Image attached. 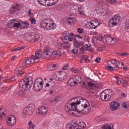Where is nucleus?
<instances>
[{
  "label": "nucleus",
  "instance_id": "f257e3e1",
  "mask_svg": "<svg viewBox=\"0 0 129 129\" xmlns=\"http://www.w3.org/2000/svg\"><path fill=\"white\" fill-rule=\"evenodd\" d=\"M76 102H75L76 104V107H77V105L82 104V106L83 107V109L80 110L78 109L77 112L81 114H88L90 112L91 109L89 106V102L84 98L79 97L77 98Z\"/></svg>",
  "mask_w": 129,
  "mask_h": 129
},
{
  "label": "nucleus",
  "instance_id": "f03ea898",
  "mask_svg": "<svg viewBox=\"0 0 129 129\" xmlns=\"http://www.w3.org/2000/svg\"><path fill=\"white\" fill-rule=\"evenodd\" d=\"M32 85H33L32 81H30L28 78L23 79L19 82V90L22 92H27L31 89Z\"/></svg>",
  "mask_w": 129,
  "mask_h": 129
},
{
  "label": "nucleus",
  "instance_id": "7ed1b4c3",
  "mask_svg": "<svg viewBox=\"0 0 129 129\" xmlns=\"http://www.w3.org/2000/svg\"><path fill=\"white\" fill-rule=\"evenodd\" d=\"M40 27L45 31L56 29L54 21L51 19H44L40 23Z\"/></svg>",
  "mask_w": 129,
  "mask_h": 129
},
{
  "label": "nucleus",
  "instance_id": "20e7f679",
  "mask_svg": "<svg viewBox=\"0 0 129 129\" xmlns=\"http://www.w3.org/2000/svg\"><path fill=\"white\" fill-rule=\"evenodd\" d=\"M113 94H114V92L112 91V90H105L100 94L101 99L102 101H109Z\"/></svg>",
  "mask_w": 129,
  "mask_h": 129
},
{
  "label": "nucleus",
  "instance_id": "39448f33",
  "mask_svg": "<svg viewBox=\"0 0 129 129\" xmlns=\"http://www.w3.org/2000/svg\"><path fill=\"white\" fill-rule=\"evenodd\" d=\"M64 110L67 112H68V114L70 115H74V114H75L74 111H77L78 109H77V107H76L75 102H72L70 104H67L66 105Z\"/></svg>",
  "mask_w": 129,
  "mask_h": 129
},
{
  "label": "nucleus",
  "instance_id": "423d86ee",
  "mask_svg": "<svg viewBox=\"0 0 129 129\" xmlns=\"http://www.w3.org/2000/svg\"><path fill=\"white\" fill-rule=\"evenodd\" d=\"M53 77L57 81H63L67 79V73L64 71L56 72Z\"/></svg>",
  "mask_w": 129,
  "mask_h": 129
},
{
  "label": "nucleus",
  "instance_id": "0eeeda50",
  "mask_svg": "<svg viewBox=\"0 0 129 129\" xmlns=\"http://www.w3.org/2000/svg\"><path fill=\"white\" fill-rule=\"evenodd\" d=\"M120 21V16L119 14H116L110 19L109 22V25L111 27H115V26L117 25Z\"/></svg>",
  "mask_w": 129,
  "mask_h": 129
},
{
  "label": "nucleus",
  "instance_id": "6e6552de",
  "mask_svg": "<svg viewBox=\"0 0 129 129\" xmlns=\"http://www.w3.org/2000/svg\"><path fill=\"white\" fill-rule=\"evenodd\" d=\"M101 23H100L98 20H95L93 22H90L86 24V26L88 29H96L99 25H100Z\"/></svg>",
  "mask_w": 129,
  "mask_h": 129
},
{
  "label": "nucleus",
  "instance_id": "1a4fd4ad",
  "mask_svg": "<svg viewBox=\"0 0 129 129\" xmlns=\"http://www.w3.org/2000/svg\"><path fill=\"white\" fill-rule=\"evenodd\" d=\"M17 122V120L16 119V117L14 115H11L10 117H8L7 120V124L9 126H13L15 125V123Z\"/></svg>",
  "mask_w": 129,
  "mask_h": 129
},
{
  "label": "nucleus",
  "instance_id": "9d476101",
  "mask_svg": "<svg viewBox=\"0 0 129 129\" xmlns=\"http://www.w3.org/2000/svg\"><path fill=\"white\" fill-rule=\"evenodd\" d=\"M119 103L116 101H113L110 104V109L112 110V111H115V110H117L118 108H119Z\"/></svg>",
  "mask_w": 129,
  "mask_h": 129
},
{
  "label": "nucleus",
  "instance_id": "9b49d317",
  "mask_svg": "<svg viewBox=\"0 0 129 129\" xmlns=\"http://www.w3.org/2000/svg\"><path fill=\"white\" fill-rule=\"evenodd\" d=\"M82 86L84 88L89 90L92 87L95 86V84L90 82L85 81L83 82Z\"/></svg>",
  "mask_w": 129,
  "mask_h": 129
},
{
  "label": "nucleus",
  "instance_id": "f8f14e48",
  "mask_svg": "<svg viewBox=\"0 0 129 129\" xmlns=\"http://www.w3.org/2000/svg\"><path fill=\"white\" fill-rule=\"evenodd\" d=\"M51 53V49L47 48L41 53V58H49Z\"/></svg>",
  "mask_w": 129,
  "mask_h": 129
},
{
  "label": "nucleus",
  "instance_id": "ddd939ff",
  "mask_svg": "<svg viewBox=\"0 0 129 129\" xmlns=\"http://www.w3.org/2000/svg\"><path fill=\"white\" fill-rule=\"evenodd\" d=\"M117 59H112L111 60H109L108 62V65L109 66H111L113 67H115V68H122V67H119V64H117Z\"/></svg>",
  "mask_w": 129,
  "mask_h": 129
},
{
  "label": "nucleus",
  "instance_id": "4468645a",
  "mask_svg": "<svg viewBox=\"0 0 129 129\" xmlns=\"http://www.w3.org/2000/svg\"><path fill=\"white\" fill-rule=\"evenodd\" d=\"M76 42L78 44L75 46V47H74L73 49H72V50L71 51V53H73L74 55H77V54L78 53V49L80 48V46H82L83 45L82 43H78V41H77V40H76Z\"/></svg>",
  "mask_w": 129,
  "mask_h": 129
},
{
  "label": "nucleus",
  "instance_id": "2eb2a0df",
  "mask_svg": "<svg viewBox=\"0 0 129 129\" xmlns=\"http://www.w3.org/2000/svg\"><path fill=\"white\" fill-rule=\"evenodd\" d=\"M48 112V108L45 106H42L38 108V113L41 115H44Z\"/></svg>",
  "mask_w": 129,
  "mask_h": 129
},
{
  "label": "nucleus",
  "instance_id": "dca6fc26",
  "mask_svg": "<svg viewBox=\"0 0 129 129\" xmlns=\"http://www.w3.org/2000/svg\"><path fill=\"white\" fill-rule=\"evenodd\" d=\"M62 96L58 95L53 98H50L49 99V102L50 103H57L61 99Z\"/></svg>",
  "mask_w": 129,
  "mask_h": 129
},
{
  "label": "nucleus",
  "instance_id": "f3484780",
  "mask_svg": "<svg viewBox=\"0 0 129 129\" xmlns=\"http://www.w3.org/2000/svg\"><path fill=\"white\" fill-rule=\"evenodd\" d=\"M43 86L40 85V84H36L34 83L33 89L36 92H39V91H41V90L42 89Z\"/></svg>",
  "mask_w": 129,
  "mask_h": 129
},
{
  "label": "nucleus",
  "instance_id": "a211bd4d",
  "mask_svg": "<svg viewBox=\"0 0 129 129\" xmlns=\"http://www.w3.org/2000/svg\"><path fill=\"white\" fill-rule=\"evenodd\" d=\"M34 62H36L35 56L32 55L31 57L26 59L25 63L27 65H30V64H33V63H34Z\"/></svg>",
  "mask_w": 129,
  "mask_h": 129
},
{
  "label": "nucleus",
  "instance_id": "6ab92c4d",
  "mask_svg": "<svg viewBox=\"0 0 129 129\" xmlns=\"http://www.w3.org/2000/svg\"><path fill=\"white\" fill-rule=\"evenodd\" d=\"M23 114L30 116V115H32V114H33V112L29 109V108L26 107L23 110Z\"/></svg>",
  "mask_w": 129,
  "mask_h": 129
},
{
  "label": "nucleus",
  "instance_id": "aec40b11",
  "mask_svg": "<svg viewBox=\"0 0 129 129\" xmlns=\"http://www.w3.org/2000/svg\"><path fill=\"white\" fill-rule=\"evenodd\" d=\"M19 11H20V9H19V6L17 5L16 6H14L11 8V13L12 15H15V14H18Z\"/></svg>",
  "mask_w": 129,
  "mask_h": 129
},
{
  "label": "nucleus",
  "instance_id": "412c9836",
  "mask_svg": "<svg viewBox=\"0 0 129 129\" xmlns=\"http://www.w3.org/2000/svg\"><path fill=\"white\" fill-rule=\"evenodd\" d=\"M41 52H42V50L39 49L35 52V56L34 57L35 62H38V61H39V59H40V57H41Z\"/></svg>",
  "mask_w": 129,
  "mask_h": 129
},
{
  "label": "nucleus",
  "instance_id": "4be33fe9",
  "mask_svg": "<svg viewBox=\"0 0 129 129\" xmlns=\"http://www.w3.org/2000/svg\"><path fill=\"white\" fill-rule=\"evenodd\" d=\"M111 36H106L103 39V41L105 44H107V45H109L110 43V40H111Z\"/></svg>",
  "mask_w": 129,
  "mask_h": 129
},
{
  "label": "nucleus",
  "instance_id": "5701e85b",
  "mask_svg": "<svg viewBox=\"0 0 129 129\" xmlns=\"http://www.w3.org/2000/svg\"><path fill=\"white\" fill-rule=\"evenodd\" d=\"M29 36L31 37L32 40H34L35 42H38V41L40 40V38L41 37L38 34H34V35L30 34Z\"/></svg>",
  "mask_w": 129,
  "mask_h": 129
},
{
  "label": "nucleus",
  "instance_id": "b1692460",
  "mask_svg": "<svg viewBox=\"0 0 129 129\" xmlns=\"http://www.w3.org/2000/svg\"><path fill=\"white\" fill-rule=\"evenodd\" d=\"M68 84L69 85H70V86H75L76 85L77 82L76 81H75V79L74 78L70 79L68 81Z\"/></svg>",
  "mask_w": 129,
  "mask_h": 129
},
{
  "label": "nucleus",
  "instance_id": "393cba45",
  "mask_svg": "<svg viewBox=\"0 0 129 129\" xmlns=\"http://www.w3.org/2000/svg\"><path fill=\"white\" fill-rule=\"evenodd\" d=\"M67 21L69 25H75L76 23V20L72 17H68Z\"/></svg>",
  "mask_w": 129,
  "mask_h": 129
},
{
  "label": "nucleus",
  "instance_id": "a878e982",
  "mask_svg": "<svg viewBox=\"0 0 129 129\" xmlns=\"http://www.w3.org/2000/svg\"><path fill=\"white\" fill-rule=\"evenodd\" d=\"M51 85L49 84V83H46L44 87H43L42 89L44 91H49V90H51Z\"/></svg>",
  "mask_w": 129,
  "mask_h": 129
},
{
  "label": "nucleus",
  "instance_id": "bb28decb",
  "mask_svg": "<svg viewBox=\"0 0 129 129\" xmlns=\"http://www.w3.org/2000/svg\"><path fill=\"white\" fill-rule=\"evenodd\" d=\"M27 107L33 112L36 110V105L34 104H29V105L27 106Z\"/></svg>",
  "mask_w": 129,
  "mask_h": 129
},
{
  "label": "nucleus",
  "instance_id": "cd10ccee",
  "mask_svg": "<svg viewBox=\"0 0 129 129\" xmlns=\"http://www.w3.org/2000/svg\"><path fill=\"white\" fill-rule=\"evenodd\" d=\"M22 26H23V23L22 22H17L15 20L14 28L16 29H18V28H21L22 29Z\"/></svg>",
  "mask_w": 129,
  "mask_h": 129
},
{
  "label": "nucleus",
  "instance_id": "c85d7f7f",
  "mask_svg": "<svg viewBox=\"0 0 129 129\" xmlns=\"http://www.w3.org/2000/svg\"><path fill=\"white\" fill-rule=\"evenodd\" d=\"M50 53H51V55H53L54 56H61V52H60L59 50H58L53 51L52 50L50 49Z\"/></svg>",
  "mask_w": 129,
  "mask_h": 129
},
{
  "label": "nucleus",
  "instance_id": "c756f323",
  "mask_svg": "<svg viewBox=\"0 0 129 129\" xmlns=\"http://www.w3.org/2000/svg\"><path fill=\"white\" fill-rule=\"evenodd\" d=\"M74 79H75L76 82H77V84H78V83L80 84L82 81L81 76H76Z\"/></svg>",
  "mask_w": 129,
  "mask_h": 129
},
{
  "label": "nucleus",
  "instance_id": "7c9ffc66",
  "mask_svg": "<svg viewBox=\"0 0 129 129\" xmlns=\"http://www.w3.org/2000/svg\"><path fill=\"white\" fill-rule=\"evenodd\" d=\"M34 83L44 86V84H43V80L41 78H38L37 79H36V80L34 82Z\"/></svg>",
  "mask_w": 129,
  "mask_h": 129
},
{
  "label": "nucleus",
  "instance_id": "2f4dec72",
  "mask_svg": "<svg viewBox=\"0 0 129 129\" xmlns=\"http://www.w3.org/2000/svg\"><path fill=\"white\" fill-rule=\"evenodd\" d=\"M15 22H16V19H13L12 20H10V21L8 23L9 28H14L15 26Z\"/></svg>",
  "mask_w": 129,
  "mask_h": 129
},
{
  "label": "nucleus",
  "instance_id": "473e14b6",
  "mask_svg": "<svg viewBox=\"0 0 129 129\" xmlns=\"http://www.w3.org/2000/svg\"><path fill=\"white\" fill-rule=\"evenodd\" d=\"M71 125H72V127L73 128V129H74L76 126H78V122L77 120H73L72 122L71 123Z\"/></svg>",
  "mask_w": 129,
  "mask_h": 129
},
{
  "label": "nucleus",
  "instance_id": "72a5a7b5",
  "mask_svg": "<svg viewBox=\"0 0 129 129\" xmlns=\"http://www.w3.org/2000/svg\"><path fill=\"white\" fill-rule=\"evenodd\" d=\"M79 128L81 129H84L86 127V124L84 122H80L78 125Z\"/></svg>",
  "mask_w": 129,
  "mask_h": 129
},
{
  "label": "nucleus",
  "instance_id": "f704fd0d",
  "mask_svg": "<svg viewBox=\"0 0 129 129\" xmlns=\"http://www.w3.org/2000/svg\"><path fill=\"white\" fill-rule=\"evenodd\" d=\"M66 41H67V39L64 38L63 42L65 43V44H66V45H64V47L67 48H70V47L71 46V43L68 41L65 42Z\"/></svg>",
  "mask_w": 129,
  "mask_h": 129
},
{
  "label": "nucleus",
  "instance_id": "c9c22d12",
  "mask_svg": "<svg viewBox=\"0 0 129 129\" xmlns=\"http://www.w3.org/2000/svg\"><path fill=\"white\" fill-rule=\"evenodd\" d=\"M73 36H74V33L70 32L69 36H68V40L70 42H72L73 41Z\"/></svg>",
  "mask_w": 129,
  "mask_h": 129
},
{
  "label": "nucleus",
  "instance_id": "e433bc0d",
  "mask_svg": "<svg viewBox=\"0 0 129 129\" xmlns=\"http://www.w3.org/2000/svg\"><path fill=\"white\" fill-rule=\"evenodd\" d=\"M82 60H85V62H88L89 60H88V58H89V56H88V55H83L81 56V57Z\"/></svg>",
  "mask_w": 129,
  "mask_h": 129
},
{
  "label": "nucleus",
  "instance_id": "4c0bfd02",
  "mask_svg": "<svg viewBox=\"0 0 129 129\" xmlns=\"http://www.w3.org/2000/svg\"><path fill=\"white\" fill-rule=\"evenodd\" d=\"M117 42V41L115 38L111 37V39L110 40L109 45H115Z\"/></svg>",
  "mask_w": 129,
  "mask_h": 129
},
{
  "label": "nucleus",
  "instance_id": "58836bf2",
  "mask_svg": "<svg viewBox=\"0 0 129 129\" xmlns=\"http://www.w3.org/2000/svg\"><path fill=\"white\" fill-rule=\"evenodd\" d=\"M23 26H22L21 29H26V28H29V23L27 22H21Z\"/></svg>",
  "mask_w": 129,
  "mask_h": 129
},
{
  "label": "nucleus",
  "instance_id": "ea45409f",
  "mask_svg": "<svg viewBox=\"0 0 129 129\" xmlns=\"http://www.w3.org/2000/svg\"><path fill=\"white\" fill-rule=\"evenodd\" d=\"M102 129H112V128L110 124H105L102 126Z\"/></svg>",
  "mask_w": 129,
  "mask_h": 129
},
{
  "label": "nucleus",
  "instance_id": "a19ab883",
  "mask_svg": "<svg viewBox=\"0 0 129 129\" xmlns=\"http://www.w3.org/2000/svg\"><path fill=\"white\" fill-rule=\"evenodd\" d=\"M57 68L58 66H57V64H53L50 66V70H51V71H54V70H56V69H57Z\"/></svg>",
  "mask_w": 129,
  "mask_h": 129
},
{
  "label": "nucleus",
  "instance_id": "79ce46f5",
  "mask_svg": "<svg viewBox=\"0 0 129 129\" xmlns=\"http://www.w3.org/2000/svg\"><path fill=\"white\" fill-rule=\"evenodd\" d=\"M105 69H108V70L110 71L111 72H112L113 71V69H114L115 68L112 66H108L105 67Z\"/></svg>",
  "mask_w": 129,
  "mask_h": 129
},
{
  "label": "nucleus",
  "instance_id": "37998d69",
  "mask_svg": "<svg viewBox=\"0 0 129 129\" xmlns=\"http://www.w3.org/2000/svg\"><path fill=\"white\" fill-rule=\"evenodd\" d=\"M58 93V92L56 90V89H53L49 92V95H56Z\"/></svg>",
  "mask_w": 129,
  "mask_h": 129
},
{
  "label": "nucleus",
  "instance_id": "c03bdc74",
  "mask_svg": "<svg viewBox=\"0 0 129 129\" xmlns=\"http://www.w3.org/2000/svg\"><path fill=\"white\" fill-rule=\"evenodd\" d=\"M78 9L79 15H81V16H84V12L82 11V7H78Z\"/></svg>",
  "mask_w": 129,
  "mask_h": 129
},
{
  "label": "nucleus",
  "instance_id": "a18cd8bd",
  "mask_svg": "<svg viewBox=\"0 0 129 129\" xmlns=\"http://www.w3.org/2000/svg\"><path fill=\"white\" fill-rule=\"evenodd\" d=\"M70 32L68 31H65L62 33V36L64 37V38H67L69 36Z\"/></svg>",
  "mask_w": 129,
  "mask_h": 129
},
{
  "label": "nucleus",
  "instance_id": "49530a36",
  "mask_svg": "<svg viewBox=\"0 0 129 129\" xmlns=\"http://www.w3.org/2000/svg\"><path fill=\"white\" fill-rule=\"evenodd\" d=\"M48 1H50V2H51L49 3L50 6H54L56 5L57 3H58V0H48Z\"/></svg>",
  "mask_w": 129,
  "mask_h": 129
},
{
  "label": "nucleus",
  "instance_id": "de8ad7c7",
  "mask_svg": "<svg viewBox=\"0 0 129 129\" xmlns=\"http://www.w3.org/2000/svg\"><path fill=\"white\" fill-rule=\"evenodd\" d=\"M30 21L32 24H35L36 23V19L35 18H30Z\"/></svg>",
  "mask_w": 129,
  "mask_h": 129
},
{
  "label": "nucleus",
  "instance_id": "09e8293b",
  "mask_svg": "<svg viewBox=\"0 0 129 129\" xmlns=\"http://www.w3.org/2000/svg\"><path fill=\"white\" fill-rule=\"evenodd\" d=\"M124 29H125V32H127L128 33H129V24L128 23H126L125 24Z\"/></svg>",
  "mask_w": 129,
  "mask_h": 129
},
{
  "label": "nucleus",
  "instance_id": "8fccbe9b",
  "mask_svg": "<svg viewBox=\"0 0 129 129\" xmlns=\"http://www.w3.org/2000/svg\"><path fill=\"white\" fill-rule=\"evenodd\" d=\"M109 4H111V5L116 4V1L115 0H107Z\"/></svg>",
  "mask_w": 129,
  "mask_h": 129
},
{
  "label": "nucleus",
  "instance_id": "3c124183",
  "mask_svg": "<svg viewBox=\"0 0 129 129\" xmlns=\"http://www.w3.org/2000/svg\"><path fill=\"white\" fill-rule=\"evenodd\" d=\"M39 4H40V5H41V6H44V4H45V2H44V1L45 2H47V1L48 0H37Z\"/></svg>",
  "mask_w": 129,
  "mask_h": 129
},
{
  "label": "nucleus",
  "instance_id": "603ef678",
  "mask_svg": "<svg viewBox=\"0 0 129 129\" xmlns=\"http://www.w3.org/2000/svg\"><path fill=\"white\" fill-rule=\"evenodd\" d=\"M66 129H73V128H72V126L71 123H69L68 124H67V125L66 126Z\"/></svg>",
  "mask_w": 129,
  "mask_h": 129
},
{
  "label": "nucleus",
  "instance_id": "864d4df0",
  "mask_svg": "<svg viewBox=\"0 0 129 129\" xmlns=\"http://www.w3.org/2000/svg\"><path fill=\"white\" fill-rule=\"evenodd\" d=\"M77 32L78 33H79V34H82L84 31L83 30V29L79 28L77 29Z\"/></svg>",
  "mask_w": 129,
  "mask_h": 129
},
{
  "label": "nucleus",
  "instance_id": "5fc2aeb1",
  "mask_svg": "<svg viewBox=\"0 0 129 129\" xmlns=\"http://www.w3.org/2000/svg\"><path fill=\"white\" fill-rule=\"evenodd\" d=\"M26 47V46H23L19 47L17 48H16V50H18V51H21V50H23L24 49H25Z\"/></svg>",
  "mask_w": 129,
  "mask_h": 129
},
{
  "label": "nucleus",
  "instance_id": "6e6d98bb",
  "mask_svg": "<svg viewBox=\"0 0 129 129\" xmlns=\"http://www.w3.org/2000/svg\"><path fill=\"white\" fill-rule=\"evenodd\" d=\"M68 68H69V64H67L63 66V67L62 68V69H63V70H67V69H68Z\"/></svg>",
  "mask_w": 129,
  "mask_h": 129
},
{
  "label": "nucleus",
  "instance_id": "4d7b16f0",
  "mask_svg": "<svg viewBox=\"0 0 129 129\" xmlns=\"http://www.w3.org/2000/svg\"><path fill=\"white\" fill-rule=\"evenodd\" d=\"M80 51L82 53H83L84 52H85V46H82L81 47Z\"/></svg>",
  "mask_w": 129,
  "mask_h": 129
},
{
  "label": "nucleus",
  "instance_id": "13d9d810",
  "mask_svg": "<svg viewBox=\"0 0 129 129\" xmlns=\"http://www.w3.org/2000/svg\"><path fill=\"white\" fill-rule=\"evenodd\" d=\"M28 16L29 17H31V16H33V13H32V9H29L28 11Z\"/></svg>",
  "mask_w": 129,
  "mask_h": 129
},
{
  "label": "nucleus",
  "instance_id": "bf43d9fd",
  "mask_svg": "<svg viewBox=\"0 0 129 129\" xmlns=\"http://www.w3.org/2000/svg\"><path fill=\"white\" fill-rule=\"evenodd\" d=\"M35 126H36V125H35V124H32V125H29V129H34L35 128Z\"/></svg>",
  "mask_w": 129,
  "mask_h": 129
},
{
  "label": "nucleus",
  "instance_id": "052dcab7",
  "mask_svg": "<svg viewBox=\"0 0 129 129\" xmlns=\"http://www.w3.org/2000/svg\"><path fill=\"white\" fill-rule=\"evenodd\" d=\"M100 60H101V58L100 57H98L96 58L95 59V61L97 62V63H99L100 62Z\"/></svg>",
  "mask_w": 129,
  "mask_h": 129
},
{
  "label": "nucleus",
  "instance_id": "680f3d73",
  "mask_svg": "<svg viewBox=\"0 0 129 129\" xmlns=\"http://www.w3.org/2000/svg\"><path fill=\"white\" fill-rule=\"evenodd\" d=\"M75 36L77 39H79V40H82V39H83V37L82 36H80L79 35H75Z\"/></svg>",
  "mask_w": 129,
  "mask_h": 129
},
{
  "label": "nucleus",
  "instance_id": "e2e57ef3",
  "mask_svg": "<svg viewBox=\"0 0 129 129\" xmlns=\"http://www.w3.org/2000/svg\"><path fill=\"white\" fill-rule=\"evenodd\" d=\"M24 74H25V73L24 72H21V73H19L18 74V76H23V75H24Z\"/></svg>",
  "mask_w": 129,
  "mask_h": 129
},
{
  "label": "nucleus",
  "instance_id": "0e129e2a",
  "mask_svg": "<svg viewBox=\"0 0 129 129\" xmlns=\"http://www.w3.org/2000/svg\"><path fill=\"white\" fill-rule=\"evenodd\" d=\"M16 78L15 77L9 78V80H11V81H15L16 80Z\"/></svg>",
  "mask_w": 129,
  "mask_h": 129
},
{
  "label": "nucleus",
  "instance_id": "69168bd1",
  "mask_svg": "<svg viewBox=\"0 0 129 129\" xmlns=\"http://www.w3.org/2000/svg\"><path fill=\"white\" fill-rule=\"evenodd\" d=\"M116 82L117 84H118V85H119L121 83V81L120 80H117V81H116Z\"/></svg>",
  "mask_w": 129,
  "mask_h": 129
},
{
  "label": "nucleus",
  "instance_id": "338daca9",
  "mask_svg": "<svg viewBox=\"0 0 129 129\" xmlns=\"http://www.w3.org/2000/svg\"><path fill=\"white\" fill-rule=\"evenodd\" d=\"M102 50H103V49L102 48V47H98L97 48V50H98V52H100L101 51H102Z\"/></svg>",
  "mask_w": 129,
  "mask_h": 129
},
{
  "label": "nucleus",
  "instance_id": "774afa93",
  "mask_svg": "<svg viewBox=\"0 0 129 129\" xmlns=\"http://www.w3.org/2000/svg\"><path fill=\"white\" fill-rule=\"evenodd\" d=\"M5 56V53L3 52H0V59L2 58V57H4Z\"/></svg>",
  "mask_w": 129,
  "mask_h": 129
}]
</instances>
